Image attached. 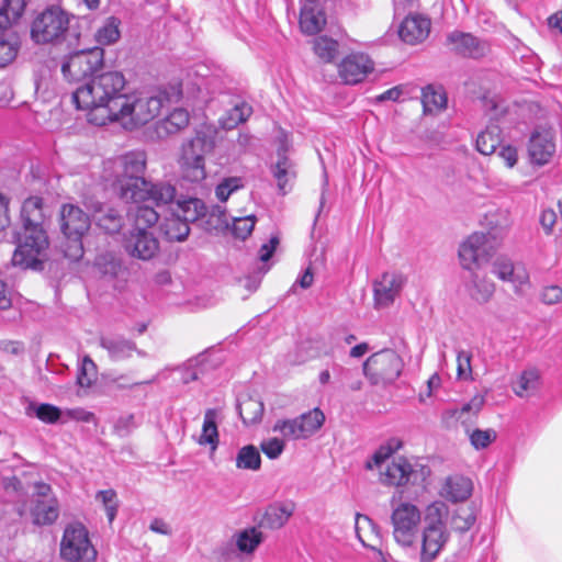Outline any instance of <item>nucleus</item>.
<instances>
[{
    "instance_id": "4d7b16f0",
    "label": "nucleus",
    "mask_w": 562,
    "mask_h": 562,
    "mask_svg": "<svg viewBox=\"0 0 562 562\" xmlns=\"http://www.w3.org/2000/svg\"><path fill=\"white\" fill-rule=\"evenodd\" d=\"M95 498L102 502L106 512L108 519L110 522H112L117 513V498L115 491H99L95 495Z\"/></svg>"
},
{
    "instance_id": "603ef678",
    "label": "nucleus",
    "mask_w": 562,
    "mask_h": 562,
    "mask_svg": "<svg viewBox=\"0 0 562 562\" xmlns=\"http://www.w3.org/2000/svg\"><path fill=\"white\" fill-rule=\"evenodd\" d=\"M244 179L240 177L224 178L215 188V195L221 202H226L237 190L244 188Z\"/></svg>"
},
{
    "instance_id": "a211bd4d",
    "label": "nucleus",
    "mask_w": 562,
    "mask_h": 562,
    "mask_svg": "<svg viewBox=\"0 0 562 562\" xmlns=\"http://www.w3.org/2000/svg\"><path fill=\"white\" fill-rule=\"evenodd\" d=\"M449 49L462 57L481 58L490 52V45L471 33L452 31L447 35Z\"/></svg>"
},
{
    "instance_id": "c9c22d12",
    "label": "nucleus",
    "mask_w": 562,
    "mask_h": 562,
    "mask_svg": "<svg viewBox=\"0 0 562 562\" xmlns=\"http://www.w3.org/2000/svg\"><path fill=\"white\" fill-rule=\"evenodd\" d=\"M501 142V127L496 124H491L477 135L476 149L482 155L487 156L496 150Z\"/></svg>"
},
{
    "instance_id": "393cba45",
    "label": "nucleus",
    "mask_w": 562,
    "mask_h": 562,
    "mask_svg": "<svg viewBox=\"0 0 562 562\" xmlns=\"http://www.w3.org/2000/svg\"><path fill=\"white\" fill-rule=\"evenodd\" d=\"M295 510L291 501L269 505L260 520V526L272 530L282 528Z\"/></svg>"
},
{
    "instance_id": "13d9d810",
    "label": "nucleus",
    "mask_w": 562,
    "mask_h": 562,
    "mask_svg": "<svg viewBox=\"0 0 562 562\" xmlns=\"http://www.w3.org/2000/svg\"><path fill=\"white\" fill-rule=\"evenodd\" d=\"M300 417L311 436L315 434L324 425L325 422V415L319 408H314L300 415Z\"/></svg>"
},
{
    "instance_id": "de8ad7c7",
    "label": "nucleus",
    "mask_w": 562,
    "mask_h": 562,
    "mask_svg": "<svg viewBox=\"0 0 562 562\" xmlns=\"http://www.w3.org/2000/svg\"><path fill=\"white\" fill-rule=\"evenodd\" d=\"M422 102L426 113L440 111L447 105V97L441 89H435L432 86H427L423 89Z\"/></svg>"
},
{
    "instance_id": "bf43d9fd",
    "label": "nucleus",
    "mask_w": 562,
    "mask_h": 562,
    "mask_svg": "<svg viewBox=\"0 0 562 562\" xmlns=\"http://www.w3.org/2000/svg\"><path fill=\"white\" fill-rule=\"evenodd\" d=\"M95 373V364L89 358L85 357L81 363V368L77 375V383L81 387H89L92 384V378Z\"/></svg>"
},
{
    "instance_id": "5fc2aeb1",
    "label": "nucleus",
    "mask_w": 562,
    "mask_h": 562,
    "mask_svg": "<svg viewBox=\"0 0 562 562\" xmlns=\"http://www.w3.org/2000/svg\"><path fill=\"white\" fill-rule=\"evenodd\" d=\"M255 224V215L234 217L232 223V233L236 238L245 240L252 233Z\"/></svg>"
},
{
    "instance_id": "4be33fe9",
    "label": "nucleus",
    "mask_w": 562,
    "mask_h": 562,
    "mask_svg": "<svg viewBox=\"0 0 562 562\" xmlns=\"http://www.w3.org/2000/svg\"><path fill=\"white\" fill-rule=\"evenodd\" d=\"M429 32V19L420 14H411L401 23L398 35L405 43L414 45L426 40Z\"/></svg>"
},
{
    "instance_id": "9d476101",
    "label": "nucleus",
    "mask_w": 562,
    "mask_h": 562,
    "mask_svg": "<svg viewBox=\"0 0 562 562\" xmlns=\"http://www.w3.org/2000/svg\"><path fill=\"white\" fill-rule=\"evenodd\" d=\"M403 370L401 357L392 349L371 355L363 363V374L372 385L393 383Z\"/></svg>"
},
{
    "instance_id": "6e6552de",
    "label": "nucleus",
    "mask_w": 562,
    "mask_h": 562,
    "mask_svg": "<svg viewBox=\"0 0 562 562\" xmlns=\"http://www.w3.org/2000/svg\"><path fill=\"white\" fill-rule=\"evenodd\" d=\"M503 239L499 233H473L459 248V258L462 267L468 270L486 263L496 251Z\"/></svg>"
},
{
    "instance_id": "864d4df0",
    "label": "nucleus",
    "mask_w": 562,
    "mask_h": 562,
    "mask_svg": "<svg viewBox=\"0 0 562 562\" xmlns=\"http://www.w3.org/2000/svg\"><path fill=\"white\" fill-rule=\"evenodd\" d=\"M34 411L35 416L46 424H55L61 416V411L52 404L43 403L38 405H30L27 411Z\"/></svg>"
},
{
    "instance_id": "6ab92c4d",
    "label": "nucleus",
    "mask_w": 562,
    "mask_h": 562,
    "mask_svg": "<svg viewBox=\"0 0 562 562\" xmlns=\"http://www.w3.org/2000/svg\"><path fill=\"white\" fill-rule=\"evenodd\" d=\"M492 272L502 281L510 282L516 292L529 285V272L522 263H514L506 257H498L493 262Z\"/></svg>"
},
{
    "instance_id": "39448f33",
    "label": "nucleus",
    "mask_w": 562,
    "mask_h": 562,
    "mask_svg": "<svg viewBox=\"0 0 562 562\" xmlns=\"http://www.w3.org/2000/svg\"><path fill=\"white\" fill-rule=\"evenodd\" d=\"M448 506L443 502H434L425 509L422 530L419 562H434L449 540L446 527Z\"/></svg>"
},
{
    "instance_id": "a19ab883",
    "label": "nucleus",
    "mask_w": 562,
    "mask_h": 562,
    "mask_svg": "<svg viewBox=\"0 0 562 562\" xmlns=\"http://www.w3.org/2000/svg\"><path fill=\"white\" fill-rule=\"evenodd\" d=\"M161 231L169 240L182 241L190 233L189 223L180 214L166 218L161 224Z\"/></svg>"
},
{
    "instance_id": "e2e57ef3",
    "label": "nucleus",
    "mask_w": 562,
    "mask_h": 562,
    "mask_svg": "<svg viewBox=\"0 0 562 562\" xmlns=\"http://www.w3.org/2000/svg\"><path fill=\"white\" fill-rule=\"evenodd\" d=\"M284 442L279 438H269L260 443L262 452L269 459H277L284 450Z\"/></svg>"
},
{
    "instance_id": "1a4fd4ad",
    "label": "nucleus",
    "mask_w": 562,
    "mask_h": 562,
    "mask_svg": "<svg viewBox=\"0 0 562 562\" xmlns=\"http://www.w3.org/2000/svg\"><path fill=\"white\" fill-rule=\"evenodd\" d=\"M391 522L395 542L403 548L413 547L422 522L419 508L409 502H401L393 506Z\"/></svg>"
},
{
    "instance_id": "4468645a",
    "label": "nucleus",
    "mask_w": 562,
    "mask_h": 562,
    "mask_svg": "<svg viewBox=\"0 0 562 562\" xmlns=\"http://www.w3.org/2000/svg\"><path fill=\"white\" fill-rule=\"evenodd\" d=\"M206 138L196 135L182 147L181 169L183 178L190 182H201L206 177L204 155L207 150Z\"/></svg>"
},
{
    "instance_id": "49530a36",
    "label": "nucleus",
    "mask_w": 562,
    "mask_h": 562,
    "mask_svg": "<svg viewBox=\"0 0 562 562\" xmlns=\"http://www.w3.org/2000/svg\"><path fill=\"white\" fill-rule=\"evenodd\" d=\"M178 207L181 212V217L189 222H195L206 213V206L204 202L198 198H189L184 200H178Z\"/></svg>"
},
{
    "instance_id": "dca6fc26",
    "label": "nucleus",
    "mask_w": 562,
    "mask_h": 562,
    "mask_svg": "<svg viewBox=\"0 0 562 562\" xmlns=\"http://www.w3.org/2000/svg\"><path fill=\"white\" fill-rule=\"evenodd\" d=\"M337 70L344 83L357 85L374 70V61L364 53H351L340 60Z\"/></svg>"
},
{
    "instance_id": "423d86ee",
    "label": "nucleus",
    "mask_w": 562,
    "mask_h": 562,
    "mask_svg": "<svg viewBox=\"0 0 562 562\" xmlns=\"http://www.w3.org/2000/svg\"><path fill=\"white\" fill-rule=\"evenodd\" d=\"M59 227L66 237L64 256L72 261L83 256L82 237L90 228L88 214L75 204H63L59 211Z\"/></svg>"
},
{
    "instance_id": "4c0bfd02",
    "label": "nucleus",
    "mask_w": 562,
    "mask_h": 562,
    "mask_svg": "<svg viewBox=\"0 0 562 562\" xmlns=\"http://www.w3.org/2000/svg\"><path fill=\"white\" fill-rule=\"evenodd\" d=\"M121 20L116 16H109L95 31L94 40L100 45H112L121 37Z\"/></svg>"
},
{
    "instance_id": "7ed1b4c3",
    "label": "nucleus",
    "mask_w": 562,
    "mask_h": 562,
    "mask_svg": "<svg viewBox=\"0 0 562 562\" xmlns=\"http://www.w3.org/2000/svg\"><path fill=\"white\" fill-rule=\"evenodd\" d=\"M400 440L392 438L379 447L372 457L366 462L367 470L378 468L380 470V483L385 486L403 487L423 485L430 474V469L418 462H411L408 459L398 457L383 463L401 448Z\"/></svg>"
},
{
    "instance_id": "bb28decb",
    "label": "nucleus",
    "mask_w": 562,
    "mask_h": 562,
    "mask_svg": "<svg viewBox=\"0 0 562 562\" xmlns=\"http://www.w3.org/2000/svg\"><path fill=\"white\" fill-rule=\"evenodd\" d=\"M235 546L243 557H251L263 542L265 536L258 527H247L234 535Z\"/></svg>"
},
{
    "instance_id": "e433bc0d",
    "label": "nucleus",
    "mask_w": 562,
    "mask_h": 562,
    "mask_svg": "<svg viewBox=\"0 0 562 562\" xmlns=\"http://www.w3.org/2000/svg\"><path fill=\"white\" fill-rule=\"evenodd\" d=\"M133 218V228L148 229L155 226L159 220L158 212L149 205H136L128 211Z\"/></svg>"
},
{
    "instance_id": "9b49d317",
    "label": "nucleus",
    "mask_w": 562,
    "mask_h": 562,
    "mask_svg": "<svg viewBox=\"0 0 562 562\" xmlns=\"http://www.w3.org/2000/svg\"><path fill=\"white\" fill-rule=\"evenodd\" d=\"M60 555L69 562H91L97 551L91 544L88 531L82 524H69L60 542Z\"/></svg>"
},
{
    "instance_id": "3c124183",
    "label": "nucleus",
    "mask_w": 562,
    "mask_h": 562,
    "mask_svg": "<svg viewBox=\"0 0 562 562\" xmlns=\"http://www.w3.org/2000/svg\"><path fill=\"white\" fill-rule=\"evenodd\" d=\"M205 356L203 353L199 355L195 358L188 360L182 368V382L188 384L192 381H195L202 375L205 371Z\"/></svg>"
},
{
    "instance_id": "aec40b11",
    "label": "nucleus",
    "mask_w": 562,
    "mask_h": 562,
    "mask_svg": "<svg viewBox=\"0 0 562 562\" xmlns=\"http://www.w3.org/2000/svg\"><path fill=\"white\" fill-rule=\"evenodd\" d=\"M404 280L395 272H385L381 279L373 284L374 303L376 307H386L391 305L400 294Z\"/></svg>"
},
{
    "instance_id": "20e7f679",
    "label": "nucleus",
    "mask_w": 562,
    "mask_h": 562,
    "mask_svg": "<svg viewBox=\"0 0 562 562\" xmlns=\"http://www.w3.org/2000/svg\"><path fill=\"white\" fill-rule=\"evenodd\" d=\"M147 157L144 151L135 150L109 160L104 165V178L125 200V193H134L144 186V172Z\"/></svg>"
},
{
    "instance_id": "69168bd1",
    "label": "nucleus",
    "mask_w": 562,
    "mask_h": 562,
    "mask_svg": "<svg viewBox=\"0 0 562 562\" xmlns=\"http://www.w3.org/2000/svg\"><path fill=\"white\" fill-rule=\"evenodd\" d=\"M543 303L552 305L562 301V288L559 285L546 286L541 292Z\"/></svg>"
},
{
    "instance_id": "0eeeda50",
    "label": "nucleus",
    "mask_w": 562,
    "mask_h": 562,
    "mask_svg": "<svg viewBox=\"0 0 562 562\" xmlns=\"http://www.w3.org/2000/svg\"><path fill=\"white\" fill-rule=\"evenodd\" d=\"M166 100L162 95L128 93L126 109L117 113V119L114 122H120L128 130L145 125L160 113Z\"/></svg>"
},
{
    "instance_id": "0e129e2a",
    "label": "nucleus",
    "mask_w": 562,
    "mask_h": 562,
    "mask_svg": "<svg viewBox=\"0 0 562 562\" xmlns=\"http://www.w3.org/2000/svg\"><path fill=\"white\" fill-rule=\"evenodd\" d=\"M209 224L212 228L216 231H223L229 227V222L226 216L225 209L221 206H216L212 210L210 215Z\"/></svg>"
},
{
    "instance_id": "37998d69",
    "label": "nucleus",
    "mask_w": 562,
    "mask_h": 562,
    "mask_svg": "<svg viewBox=\"0 0 562 562\" xmlns=\"http://www.w3.org/2000/svg\"><path fill=\"white\" fill-rule=\"evenodd\" d=\"M19 44V38L13 32L7 27L0 31V67L7 66L15 58Z\"/></svg>"
},
{
    "instance_id": "6e6d98bb",
    "label": "nucleus",
    "mask_w": 562,
    "mask_h": 562,
    "mask_svg": "<svg viewBox=\"0 0 562 562\" xmlns=\"http://www.w3.org/2000/svg\"><path fill=\"white\" fill-rule=\"evenodd\" d=\"M26 7V0H4L3 5L0 8V16L8 19V24L11 21H16Z\"/></svg>"
},
{
    "instance_id": "b1692460",
    "label": "nucleus",
    "mask_w": 562,
    "mask_h": 562,
    "mask_svg": "<svg viewBox=\"0 0 562 562\" xmlns=\"http://www.w3.org/2000/svg\"><path fill=\"white\" fill-rule=\"evenodd\" d=\"M100 346L105 349L112 360H123L130 358L134 351L139 357H146L147 353L136 348V344L123 336H108L100 338Z\"/></svg>"
},
{
    "instance_id": "79ce46f5",
    "label": "nucleus",
    "mask_w": 562,
    "mask_h": 562,
    "mask_svg": "<svg viewBox=\"0 0 562 562\" xmlns=\"http://www.w3.org/2000/svg\"><path fill=\"white\" fill-rule=\"evenodd\" d=\"M251 113L252 108L248 103H237L220 119V124L224 130H233L246 122Z\"/></svg>"
},
{
    "instance_id": "680f3d73",
    "label": "nucleus",
    "mask_w": 562,
    "mask_h": 562,
    "mask_svg": "<svg viewBox=\"0 0 562 562\" xmlns=\"http://www.w3.org/2000/svg\"><path fill=\"white\" fill-rule=\"evenodd\" d=\"M496 439V432L492 429H476L470 435V441L475 449H484Z\"/></svg>"
},
{
    "instance_id": "412c9836",
    "label": "nucleus",
    "mask_w": 562,
    "mask_h": 562,
    "mask_svg": "<svg viewBox=\"0 0 562 562\" xmlns=\"http://www.w3.org/2000/svg\"><path fill=\"white\" fill-rule=\"evenodd\" d=\"M555 151L553 137L549 131H535L529 139L528 153L533 164L543 166Z\"/></svg>"
},
{
    "instance_id": "a18cd8bd",
    "label": "nucleus",
    "mask_w": 562,
    "mask_h": 562,
    "mask_svg": "<svg viewBox=\"0 0 562 562\" xmlns=\"http://www.w3.org/2000/svg\"><path fill=\"white\" fill-rule=\"evenodd\" d=\"M338 42L325 35L313 41V50L324 63H333L338 55Z\"/></svg>"
},
{
    "instance_id": "09e8293b",
    "label": "nucleus",
    "mask_w": 562,
    "mask_h": 562,
    "mask_svg": "<svg viewBox=\"0 0 562 562\" xmlns=\"http://www.w3.org/2000/svg\"><path fill=\"white\" fill-rule=\"evenodd\" d=\"M239 415L245 425H252L260 422L263 415L262 402L251 397L244 400L239 404Z\"/></svg>"
},
{
    "instance_id": "ddd939ff",
    "label": "nucleus",
    "mask_w": 562,
    "mask_h": 562,
    "mask_svg": "<svg viewBox=\"0 0 562 562\" xmlns=\"http://www.w3.org/2000/svg\"><path fill=\"white\" fill-rule=\"evenodd\" d=\"M104 64V49L93 47L71 55L61 66L64 77L69 81H79L88 76L98 75L97 71Z\"/></svg>"
},
{
    "instance_id": "c03bdc74",
    "label": "nucleus",
    "mask_w": 562,
    "mask_h": 562,
    "mask_svg": "<svg viewBox=\"0 0 562 562\" xmlns=\"http://www.w3.org/2000/svg\"><path fill=\"white\" fill-rule=\"evenodd\" d=\"M236 468L239 470L258 471L261 467V456L259 450L247 445L241 447L236 454Z\"/></svg>"
},
{
    "instance_id": "7c9ffc66",
    "label": "nucleus",
    "mask_w": 562,
    "mask_h": 562,
    "mask_svg": "<svg viewBox=\"0 0 562 562\" xmlns=\"http://www.w3.org/2000/svg\"><path fill=\"white\" fill-rule=\"evenodd\" d=\"M217 417L218 411L216 408H209L204 413V419L202 425V434L198 439V443L201 446H210L212 450H215L218 446V429H217Z\"/></svg>"
},
{
    "instance_id": "ea45409f",
    "label": "nucleus",
    "mask_w": 562,
    "mask_h": 562,
    "mask_svg": "<svg viewBox=\"0 0 562 562\" xmlns=\"http://www.w3.org/2000/svg\"><path fill=\"white\" fill-rule=\"evenodd\" d=\"M273 430L279 431L284 438L294 440L311 437L300 416L293 419L278 420Z\"/></svg>"
},
{
    "instance_id": "cd10ccee",
    "label": "nucleus",
    "mask_w": 562,
    "mask_h": 562,
    "mask_svg": "<svg viewBox=\"0 0 562 562\" xmlns=\"http://www.w3.org/2000/svg\"><path fill=\"white\" fill-rule=\"evenodd\" d=\"M189 124V113L184 109H175L167 117L155 124V132L159 138L176 134Z\"/></svg>"
},
{
    "instance_id": "f3484780",
    "label": "nucleus",
    "mask_w": 562,
    "mask_h": 562,
    "mask_svg": "<svg viewBox=\"0 0 562 562\" xmlns=\"http://www.w3.org/2000/svg\"><path fill=\"white\" fill-rule=\"evenodd\" d=\"M176 188L168 182H149L145 180L144 186L139 187L134 193H125L126 202L142 203L153 202L156 206L167 205L176 199Z\"/></svg>"
},
{
    "instance_id": "052dcab7",
    "label": "nucleus",
    "mask_w": 562,
    "mask_h": 562,
    "mask_svg": "<svg viewBox=\"0 0 562 562\" xmlns=\"http://www.w3.org/2000/svg\"><path fill=\"white\" fill-rule=\"evenodd\" d=\"M471 359L472 355L465 350H459L457 352V373L459 379L468 380L471 379L472 368H471Z\"/></svg>"
},
{
    "instance_id": "a878e982",
    "label": "nucleus",
    "mask_w": 562,
    "mask_h": 562,
    "mask_svg": "<svg viewBox=\"0 0 562 562\" xmlns=\"http://www.w3.org/2000/svg\"><path fill=\"white\" fill-rule=\"evenodd\" d=\"M326 24V16L322 8L315 1L303 5L300 14V27L308 35L317 34Z\"/></svg>"
},
{
    "instance_id": "f257e3e1",
    "label": "nucleus",
    "mask_w": 562,
    "mask_h": 562,
    "mask_svg": "<svg viewBox=\"0 0 562 562\" xmlns=\"http://www.w3.org/2000/svg\"><path fill=\"white\" fill-rule=\"evenodd\" d=\"M126 85L123 72L109 70L93 76L72 93L76 108L86 111L87 121L103 126L117 119V113L126 109Z\"/></svg>"
},
{
    "instance_id": "473e14b6",
    "label": "nucleus",
    "mask_w": 562,
    "mask_h": 562,
    "mask_svg": "<svg viewBox=\"0 0 562 562\" xmlns=\"http://www.w3.org/2000/svg\"><path fill=\"white\" fill-rule=\"evenodd\" d=\"M468 291L474 301L482 304L491 300L495 292V284L485 276L472 272Z\"/></svg>"
},
{
    "instance_id": "f03ea898",
    "label": "nucleus",
    "mask_w": 562,
    "mask_h": 562,
    "mask_svg": "<svg viewBox=\"0 0 562 562\" xmlns=\"http://www.w3.org/2000/svg\"><path fill=\"white\" fill-rule=\"evenodd\" d=\"M21 228L15 233L16 248L12 265L22 269L42 270V255L48 247V237L43 227V199L27 198L21 207Z\"/></svg>"
},
{
    "instance_id": "72a5a7b5",
    "label": "nucleus",
    "mask_w": 562,
    "mask_h": 562,
    "mask_svg": "<svg viewBox=\"0 0 562 562\" xmlns=\"http://www.w3.org/2000/svg\"><path fill=\"white\" fill-rule=\"evenodd\" d=\"M541 385V375L537 368H529L521 372L513 390L519 397L533 395Z\"/></svg>"
},
{
    "instance_id": "2eb2a0df",
    "label": "nucleus",
    "mask_w": 562,
    "mask_h": 562,
    "mask_svg": "<svg viewBox=\"0 0 562 562\" xmlns=\"http://www.w3.org/2000/svg\"><path fill=\"white\" fill-rule=\"evenodd\" d=\"M122 246L130 257L143 261L155 258L160 249L159 240L151 231L138 228L124 234Z\"/></svg>"
},
{
    "instance_id": "58836bf2",
    "label": "nucleus",
    "mask_w": 562,
    "mask_h": 562,
    "mask_svg": "<svg viewBox=\"0 0 562 562\" xmlns=\"http://www.w3.org/2000/svg\"><path fill=\"white\" fill-rule=\"evenodd\" d=\"M272 172L277 179L279 190L285 194L288 184L296 176L292 161L284 154L279 153V159L273 167Z\"/></svg>"
},
{
    "instance_id": "f704fd0d",
    "label": "nucleus",
    "mask_w": 562,
    "mask_h": 562,
    "mask_svg": "<svg viewBox=\"0 0 562 562\" xmlns=\"http://www.w3.org/2000/svg\"><path fill=\"white\" fill-rule=\"evenodd\" d=\"M97 225L108 234H115L121 231L124 218L119 211L113 207H101L94 215Z\"/></svg>"
},
{
    "instance_id": "2f4dec72",
    "label": "nucleus",
    "mask_w": 562,
    "mask_h": 562,
    "mask_svg": "<svg viewBox=\"0 0 562 562\" xmlns=\"http://www.w3.org/2000/svg\"><path fill=\"white\" fill-rule=\"evenodd\" d=\"M32 508L33 521L36 525H50L59 515L56 498L34 499Z\"/></svg>"
},
{
    "instance_id": "8fccbe9b",
    "label": "nucleus",
    "mask_w": 562,
    "mask_h": 562,
    "mask_svg": "<svg viewBox=\"0 0 562 562\" xmlns=\"http://www.w3.org/2000/svg\"><path fill=\"white\" fill-rule=\"evenodd\" d=\"M485 403V397L481 394L474 395L468 403L463 404L460 408H454L450 411V416L460 420L462 424L468 422L465 418L467 414H472L476 416L481 409L483 408Z\"/></svg>"
},
{
    "instance_id": "c756f323",
    "label": "nucleus",
    "mask_w": 562,
    "mask_h": 562,
    "mask_svg": "<svg viewBox=\"0 0 562 562\" xmlns=\"http://www.w3.org/2000/svg\"><path fill=\"white\" fill-rule=\"evenodd\" d=\"M479 507L475 503L461 505L451 516V528L460 533L469 531L476 522Z\"/></svg>"
},
{
    "instance_id": "774afa93",
    "label": "nucleus",
    "mask_w": 562,
    "mask_h": 562,
    "mask_svg": "<svg viewBox=\"0 0 562 562\" xmlns=\"http://www.w3.org/2000/svg\"><path fill=\"white\" fill-rule=\"evenodd\" d=\"M498 156L504 160L508 168H513L518 160L517 149L513 146H504L498 153Z\"/></svg>"
},
{
    "instance_id": "5701e85b",
    "label": "nucleus",
    "mask_w": 562,
    "mask_h": 562,
    "mask_svg": "<svg viewBox=\"0 0 562 562\" xmlns=\"http://www.w3.org/2000/svg\"><path fill=\"white\" fill-rule=\"evenodd\" d=\"M355 530L358 540L363 547L373 550L374 553L381 551L378 544L381 540L380 527L367 515L357 514L355 518Z\"/></svg>"
},
{
    "instance_id": "c85d7f7f",
    "label": "nucleus",
    "mask_w": 562,
    "mask_h": 562,
    "mask_svg": "<svg viewBox=\"0 0 562 562\" xmlns=\"http://www.w3.org/2000/svg\"><path fill=\"white\" fill-rule=\"evenodd\" d=\"M472 490L473 485L470 479L456 475L447 479L442 495L451 502H462L471 496Z\"/></svg>"
},
{
    "instance_id": "338daca9",
    "label": "nucleus",
    "mask_w": 562,
    "mask_h": 562,
    "mask_svg": "<svg viewBox=\"0 0 562 562\" xmlns=\"http://www.w3.org/2000/svg\"><path fill=\"white\" fill-rule=\"evenodd\" d=\"M280 239L277 235L271 236L270 240L263 244L259 249V258L262 262H267L273 255Z\"/></svg>"
},
{
    "instance_id": "f8f14e48",
    "label": "nucleus",
    "mask_w": 562,
    "mask_h": 562,
    "mask_svg": "<svg viewBox=\"0 0 562 562\" xmlns=\"http://www.w3.org/2000/svg\"><path fill=\"white\" fill-rule=\"evenodd\" d=\"M69 26V16L60 8L52 7L33 21L31 35L38 44L58 42Z\"/></svg>"
}]
</instances>
